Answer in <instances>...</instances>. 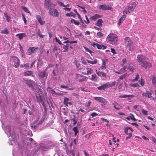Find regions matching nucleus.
<instances>
[{
	"mask_svg": "<svg viewBox=\"0 0 156 156\" xmlns=\"http://www.w3.org/2000/svg\"><path fill=\"white\" fill-rule=\"evenodd\" d=\"M106 41L110 44L113 45L117 44L118 43V36L115 34L110 33L107 36Z\"/></svg>",
	"mask_w": 156,
	"mask_h": 156,
	"instance_id": "1",
	"label": "nucleus"
},
{
	"mask_svg": "<svg viewBox=\"0 0 156 156\" xmlns=\"http://www.w3.org/2000/svg\"><path fill=\"white\" fill-rule=\"evenodd\" d=\"M137 4V2L136 3L135 2L129 4L124 9L123 11V14H127L130 13L131 12L133 11L136 7Z\"/></svg>",
	"mask_w": 156,
	"mask_h": 156,
	"instance_id": "2",
	"label": "nucleus"
},
{
	"mask_svg": "<svg viewBox=\"0 0 156 156\" xmlns=\"http://www.w3.org/2000/svg\"><path fill=\"white\" fill-rule=\"evenodd\" d=\"M116 82L114 81L112 83H110L109 82H107L101 86L97 87V89L99 90H103L109 87H112L115 85Z\"/></svg>",
	"mask_w": 156,
	"mask_h": 156,
	"instance_id": "3",
	"label": "nucleus"
},
{
	"mask_svg": "<svg viewBox=\"0 0 156 156\" xmlns=\"http://www.w3.org/2000/svg\"><path fill=\"white\" fill-rule=\"evenodd\" d=\"M125 45L129 51L132 50V48L133 46V43L132 41L129 37H126L125 39Z\"/></svg>",
	"mask_w": 156,
	"mask_h": 156,
	"instance_id": "4",
	"label": "nucleus"
},
{
	"mask_svg": "<svg viewBox=\"0 0 156 156\" xmlns=\"http://www.w3.org/2000/svg\"><path fill=\"white\" fill-rule=\"evenodd\" d=\"M48 13L51 16L55 17H58L59 14V12L56 9L52 8L49 9Z\"/></svg>",
	"mask_w": 156,
	"mask_h": 156,
	"instance_id": "5",
	"label": "nucleus"
},
{
	"mask_svg": "<svg viewBox=\"0 0 156 156\" xmlns=\"http://www.w3.org/2000/svg\"><path fill=\"white\" fill-rule=\"evenodd\" d=\"M23 82L26 84L28 85L29 87H31L33 90L34 89V87L33 86V84L34 82L31 80L28 79H23Z\"/></svg>",
	"mask_w": 156,
	"mask_h": 156,
	"instance_id": "6",
	"label": "nucleus"
},
{
	"mask_svg": "<svg viewBox=\"0 0 156 156\" xmlns=\"http://www.w3.org/2000/svg\"><path fill=\"white\" fill-rule=\"evenodd\" d=\"M98 8L99 9L102 10H110L112 11V7L107 6L105 4L100 5L98 6Z\"/></svg>",
	"mask_w": 156,
	"mask_h": 156,
	"instance_id": "7",
	"label": "nucleus"
},
{
	"mask_svg": "<svg viewBox=\"0 0 156 156\" xmlns=\"http://www.w3.org/2000/svg\"><path fill=\"white\" fill-rule=\"evenodd\" d=\"M137 58V62L140 65L144 62L145 60H146V59L147 58L145 56L141 55H138Z\"/></svg>",
	"mask_w": 156,
	"mask_h": 156,
	"instance_id": "8",
	"label": "nucleus"
},
{
	"mask_svg": "<svg viewBox=\"0 0 156 156\" xmlns=\"http://www.w3.org/2000/svg\"><path fill=\"white\" fill-rule=\"evenodd\" d=\"M54 5L51 2L50 0H45L44 3V8L47 9V10L49 9L52 6V5Z\"/></svg>",
	"mask_w": 156,
	"mask_h": 156,
	"instance_id": "9",
	"label": "nucleus"
},
{
	"mask_svg": "<svg viewBox=\"0 0 156 156\" xmlns=\"http://www.w3.org/2000/svg\"><path fill=\"white\" fill-rule=\"evenodd\" d=\"M126 67V69H127L128 70V74H129V75L132 73L134 72L135 69L133 65L128 64Z\"/></svg>",
	"mask_w": 156,
	"mask_h": 156,
	"instance_id": "10",
	"label": "nucleus"
},
{
	"mask_svg": "<svg viewBox=\"0 0 156 156\" xmlns=\"http://www.w3.org/2000/svg\"><path fill=\"white\" fill-rule=\"evenodd\" d=\"M94 100L101 102V103L106 105L107 103V101L105 99L102 97H94Z\"/></svg>",
	"mask_w": 156,
	"mask_h": 156,
	"instance_id": "11",
	"label": "nucleus"
},
{
	"mask_svg": "<svg viewBox=\"0 0 156 156\" xmlns=\"http://www.w3.org/2000/svg\"><path fill=\"white\" fill-rule=\"evenodd\" d=\"M140 65L146 69L147 68H150L152 66L151 63L147 61L146 60H145Z\"/></svg>",
	"mask_w": 156,
	"mask_h": 156,
	"instance_id": "12",
	"label": "nucleus"
},
{
	"mask_svg": "<svg viewBox=\"0 0 156 156\" xmlns=\"http://www.w3.org/2000/svg\"><path fill=\"white\" fill-rule=\"evenodd\" d=\"M12 58L13 59L14 61V66L16 68H17L20 65V59L16 56H13Z\"/></svg>",
	"mask_w": 156,
	"mask_h": 156,
	"instance_id": "13",
	"label": "nucleus"
},
{
	"mask_svg": "<svg viewBox=\"0 0 156 156\" xmlns=\"http://www.w3.org/2000/svg\"><path fill=\"white\" fill-rule=\"evenodd\" d=\"M76 77L80 82L84 81L86 79V76L78 74H77Z\"/></svg>",
	"mask_w": 156,
	"mask_h": 156,
	"instance_id": "14",
	"label": "nucleus"
},
{
	"mask_svg": "<svg viewBox=\"0 0 156 156\" xmlns=\"http://www.w3.org/2000/svg\"><path fill=\"white\" fill-rule=\"evenodd\" d=\"M36 18L38 22L41 25H43L44 24L45 22L43 21L41 18V16L39 15H37L36 16Z\"/></svg>",
	"mask_w": 156,
	"mask_h": 156,
	"instance_id": "15",
	"label": "nucleus"
},
{
	"mask_svg": "<svg viewBox=\"0 0 156 156\" xmlns=\"http://www.w3.org/2000/svg\"><path fill=\"white\" fill-rule=\"evenodd\" d=\"M152 94L151 93L148 91H146L145 93H144L142 94V95L143 97L145 98L147 97L148 98H150L152 97L151 96Z\"/></svg>",
	"mask_w": 156,
	"mask_h": 156,
	"instance_id": "16",
	"label": "nucleus"
},
{
	"mask_svg": "<svg viewBox=\"0 0 156 156\" xmlns=\"http://www.w3.org/2000/svg\"><path fill=\"white\" fill-rule=\"evenodd\" d=\"M85 69L86 70V72H83V74L85 75H88L91 74L93 72V70L91 68L87 67Z\"/></svg>",
	"mask_w": 156,
	"mask_h": 156,
	"instance_id": "17",
	"label": "nucleus"
},
{
	"mask_svg": "<svg viewBox=\"0 0 156 156\" xmlns=\"http://www.w3.org/2000/svg\"><path fill=\"white\" fill-rule=\"evenodd\" d=\"M103 63L101 66V69H106V62L108 61L107 59H102Z\"/></svg>",
	"mask_w": 156,
	"mask_h": 156,
	"instance_id": "18",
	"label": "nucleus"
},
{
	"mask_svg": "<svg viewBox=\"0 0 156 156\" xmlns=\"http://www.w3.org/2000/svg\"><path fill=\"white\" fill-rule=\"evenodd\" d=\"M38 49V47L35 48L34 47L29 48L28 49V54L31 55L32 53L34 52V51L36 50H37Z\"/></svg>",
	"mask_w": 156,
	"mask_h": 156,
	"instance_id": "19",
	"label": "nucleus"
},
{
	"mask_svg": "<svg viewBox=\"0 0 156 156\" xmlns=\"http://www.w3.org/2000/svg\"><path fill=\"white\" fill-rule=\"evenodd\" d=\"M69 100V99L66 97H65L64 98V103L66 106H68V105H72V103L71 102H69L68 101Z\"/></svg>",
	"mask_w": 156,
	"mask_h": 156,
	"instance_id": "20",
	"label": "nucleus"
},
{
	"mask_svg": "<svg viewBox=\"0 0 156 156\" xmlns=\"http://www.w3.org/2000/svg\"><path fill=\"white\" fill-rule=\"evenodd\" d=\"M16 36L18 37L20 40H22L24 37H26L27 35L25 33H21L18 34L16 35Z\"/></svg>",
	"mask_w": 156,
	"mask_h": 156,
	"instance_id": "21",
	"label": "nucleus"
},
{
	"mask_svg": "<svg viewBox=\"0 0 156 156\" xmlns=\"http://www.w3.org/2000/svg\"><path fill=\"white\" fill-rule=\"evenodd\" d=\"M36 98L38 102L41 103L43 105H44V102L41 96L39 94V96H37Z\"/></svg>",
	"mask_w": 156,
	"mask_h": 156,
	"instance_id": "22",
	"label": "nucleus"
},
{
	"mask_svg": "<svg viewBox=\"0 0 156 156\" xmlns=\"http://www.w3.org/2000/svg\"><path fill=\"white\" fill-rule=\"evenodd\" d=\"M103 22V20L101 19H98L96 24V25L100 27H102V23Z\"/></svg>",
	"mask_w": 156,
	"mask_h": 156,
	"instance_id": "23",
	"label": "nucleus"
},
{
	"mask_svg": "<svg viewBox=\"0 0 156 156\" xmlns=\"http://www.w3.org/2000/svg\"><path fill=\"white\" fill-rule=\"evenodd\" d=\"M123 15L120 18L118 22V25H120L121 23L123 22V21L125 19L126 16V15Z\"/></svg>",
	"mask_w": 156,
	"mask_h": 156,
	"instance_id": "24",
	"label": "nucleus"
},
{
	"mask_svg": "<svg viewBox=\"0 0 156 156\" xmlns=\"http://www.w3.org/2000/svg\"><path fill=\"white\" fill-rule=\"evenodd\" d=\"M33 73V72L31 71H28L26 72H25L24 73V75L26 76H33L32 75Z\"/></svg>",
	"mask_w": 156,
	"mask_h": 156,
	"instance_id": "25",
	"label": "nucleus"
},
{
	"mask_svg": "<svg viewBox=\"0 0 156 156\" xmlns=\"http://www.w3.org/2000/svg\"><path fill=\"white\" fill-rule=\"evenodd\" d=\"M112 105H113L114 108L115 109L117 110H119L120 109V106L117 102H115L114 103L112 104Z\"/></svg>",
	"mask_w": 156,
	"mask_h": 156,
	"instance_id": "26",
	"label": "nucleus"
},
{
	"mask_svg": "<svg viewBox=\"0 0 156 156\" xmlns=\"http://www.w3.org/2000/svg\"><path fill=\"white\" fill-rule=\"evenodd\" d=\"M101 17L100 15H99L96 14L94 16H92L90 18V20H92L93 21H95L97 19L100 18Z\"/></svg>",
	"mask_w": 156,
	"mask_h": 156,
	"instance_id": "27",
	"label": "nucleus"
},
{
	"mask_svg": "<svg viewBox=\"0 0 156 156\" xmlns=\"http://www.w3.org/2000/svg\"><path fill=\"white\" fill-rule=\"evenodd\" d=\"M130 115L128 117L126 118V119H127L128 120H129L130 119H131V120L134 121L136 120V119L134 118V116L133 114L130 113Z\"/></svg>",
	"mask_w": 156,
	"mask_h": 156,
	"instance_id": "28",
	"label": "nucleus"
},
{
	"mask_svg": "<svg viewBox=\"0 0 156 156\" xmlns=\"http://www.w3.org/2000/svg\"><path fill=\"white\" fill-rule=\"evenodd\" d=\"M92 46L94 47H96L99 49H101L102 48V45H101L95 43L94 42L92 44Z\"/></svg>",
	"mask_w": 156,
	"mask_h": 156,
	"instance_id": "29",
	"label": "nucleus"
},
{
	"mask_svg": "<svg viewBox=\"0 0 156 156\" xmlns=\"http://www.w3.org/2000/svg\"><path fill=\"white\" fill-rule=\"evenodd\" d=\"M135 97V96L133 95L129 94V95H124L119 96V97L121 98H133Z\"/></svg>",
	"mask_w": 156,
	"mask_h": 156,
	"instance_id": "30",
	"label": "nucleus"
},
{
	"mask_svg": "<svg viewBox=\"0 0 156 156\" xmlns=\"http://www.w3.org/2000/svg\"><path fill=\"white\" fill-rule=\"evenodd\" d=\"M46 73L45 71L41 72L39 74V76L40 78H43L45 76Z\"/></svg>",
	"mask_w": 156,
	"mask_h": 156,
	"instance_id": "31",
	"label": "nucleus"
},
{
	"mask_svg": "<svg viewBox=\"0 0 156 156\" xmlns=\"http://www.w3.org/2000/svg\"><path fill=\"white\" fill-rule=\"evenodd\" d=\"M129 75V74H128V73H126L124 74L121 75L119 76V79L120 80H122L123 78L128 76Z\"/></svg>",
	"mask_w": 156,
	"mask_h": 156,
	"instance_id": "32",
	"label": "nucleus"
},
{
	"mask_svg": "<svg viewBox=\"0 0 156 156\" xmlns=\"http://www.w3.org/2000/svg\"><path fill=\"white\" fill-rule=\"evenodd\" d=\"M87 61L88 63L92 65L95 64L97 62V59H95L94 61H90L88 60H87Z\"/></svg>",
	"mask_w": 156,
	"mask_h": 156,
	"instance_id": "33",
	"label": "nucleus"
},
{
	"mask_svg": "<svg viewBox=\"0 0 156 156\" xmlns=\"http://www.w3.org/2000/svg\"><path fill=\"white\" fill-rule=\"evenodd\" d=\"M73 129L74 132V135L76 136L77 135V133H79L78 127L75 126L73 128Z\"/></svg>",
	"mask_w": 156,
	"mask_h": 156,
	"instance_id": "34",
	"label": "nucleus"
},
{
	"mask_svg": "<svg viewBox=\"0 0 156 156\" xmlns=\"http://www.w3.org/2000/svg\"><path fill=\"white\" fill-rule=\"evenodd\" d=\"M20 67H25V69H28L29 68V66L28 63H26V64H21Z\"/></svg>",
	"mask_w": 156,
	"mask_h": 156,
	"instance_id": "35",
	"label": "nucleus"
},
{
	"mask_svg": "<svg viewBox=\"0 0 156 156\" xmlns=\"http://www.w3.org/2000/svg\"><path fill=\"white\" fill-rule=\"evenodd\" d=\"M126 67L125 66H124L121 69L119 70L120 73V74H121L124 72H125L126 71H127V70L126 69Z\"/></svg>",
	"mask_w": 156,
	"mask_h": 156,
	"instance_id": "36",
	"label": "nucleus"
},
{
	"mask_svg": "<svg viewBox=\"0 0 156 156\" xmlns=\"http://www.w3.org/2000/svg\"><path fill=\"white\" fill-rule=\"evenodd\" d=\"M70 21L71 23H73L75 25H79L80 23L78 21L74 19H72Z\"/></svg>",
	"mask_w": 156,
	"mask_h": 156,
	"instance_id": "37",
	"label": "nucleus"
},
{
	"mask_svg": "<svg viewBox=\"0 0 156 156\" xmlns=\"http://www.w3.org/2000/svg\"><path fill=\"white\" fill-rule=\"evenodd\" d=\"M1 32L2 34H9V30L6 29H5L2 30Z\"/></svg>",
	"mask_w": 156,
	"mask_h": 156,
	"instance_id": "38",
	"label": "nucleus"
},
{
	"mask_svg": "<svg viewBox=\"0 0 156 156\" xmlns=\"http://www.w3.org/2000/svg\"><path fill=\"white\" fill-rule=\"evenodd\" d=\"M69 44H66V45H64L63 47V48L64 49L63 52H65L67 51L69 49Z\"/></svg>",
	"mask_w": 156,
	"mask_h": 156,
	"instance_id": "39",
	"label": "nucleus"
},
{
	"mask_svg": "<svg viewBox=\"0 0 156 156\" xmlns=\"http://www.w3.org/2000/svg\"><path fill=\"white\" fill-rule=\"evenodd\" d=\"M74 11L76 13V14H77V16H78V18L80 19V22H83V20H82V19H81V16H80V15L77 12L76 10V9H75V10H74Z\"/></svg>",
	"mask_w": 156,
	"mask_h": 156,
	"instance_id": "40",
	"label": "nucleus"
},
{
	"mask_svg": "<svg viewBox=\"0 0 156 156\" xmlns=\"http://www.w3.org/2000/svg\"><path fill=\"white\" fill-rule=\"evenodd\" d=\"M142 113L145 115H148L147 111V110H144V109H142L141 111Z\"/></svg>",
	"mask_w": 156,
	"mask_h": 156,
	"instance_id": "41",
	"label": "nucleus"
},
{
	"mask_svg": "<svg viewBox=\"0 0 156 156\" xmlns=\"http://www.w3.org/2000/svg\"><path fill=\"white\" fill-rule=\"evenodd\" d=\"M152 82L153 85L156 87V78L154 77L152 80Z\"/></svg>",
	"mask_w": 156,
	"mask_h": 156,
	"instance_id": "42",
	"label": "nucleus"
},
{
	"mask_svg": "<svg viewBox=\"0 0 156 156\" xmlns=\"http://www.w3.org/2000/svg\"><path fill=\"white\" fill-rule=\"evenodd\" d=\"M132 132L131 133H128L127 134H126L128 135V136L126 137V139L127 140L128 139L130 138L132 136Z\"/></svg>",
	"mask_w": 156,
	"mask_h": 156,
	"instance_id": "43",
	"label": "nucleus"
},
{
	"mask_svg": "<svg viewBox=\"0 0 156 156\" xmlns=\"http://www.w3.org/2000/svg\"><path fill=\"white\" fill-rule=\"evenodd\" d=\"M43 121H42V120H41V121H39V122L36 125H34V129H35L37 127H38L39 125L41 124L42 122H43Z\"/></svg>",
	"mask_w": 156,
	"mask_h": 156,
	"instance_id": "44",
	"label": "nucleus"
},
{
	"mask_svg": "<svg viewBox=\"0 0 156 156\" xmlns=\"http://www.w3.org/2000/svg\"><path fill=\"white\" fill-rule=\"evenodd\" d=\"M97 36L98 37H102L104 35V34L102 33L101 32H98L97 34Z\"/></svg>",
	"mask_w": 156,
	"mask_h": 156,
	"instance_id": "45",
	"label": "nucleus"
},
{
	"mask_svg": "<svg viewBox=\"0 0 156 156\" xmlns=\"http://www.w3.org/2000/svg\"><path fill=\"white\" fill-rule=\"evenodd\" d=\"M73 14L74 15H75V14H74L73 12H71L70 13H66V16H71L74 17V16L73 15H72V14Z\"/></svg>",
	"mask_w": 156,
	"mask_h": 156,
	"instance_id": "46",
	"label": "nucleus"
},
{
	"mask_svg": "<svg viewBox=\"0 0 156 156\" xmlns=\"http://www.w3.org/2000/svg\"><path fill=\"white\" fill-rule=\"evenodd\" d=\"M22 9L24 10L25 12L27 13H30V12L28 10L27 8L25 7V6H22Z\"/></svg>",
	"mask_w": 156,
	"mask_h": 156,
	"instance_id": "47",
	"label": "nucleus"
},
{
	"mask_svg": "<svg viewBox=\"0 0 156 156\" xmlns=\"http://www.w3.org/2000/svg\"><path fill=\"white\" fill-rule=\"evenodd\" d=\"M71 121L73 122V126H75L76 123L77 121L76 120L75 118L72 119H71Z\"/></svg>",
	"mask_w": 156,
	"mask_h": 156,
	"instance_id": "48",
	"label": "nucleus"
},
{
	"mask_svg": "<svg viewBox=\"0 0 156 156\" xmlns=\"http://www.w3.org/2000/svg\"><path fill=\"white\" fill-rule=\"evenodd\" d=\"M55 40L56 42H58L59 44L63 45V44L61 43V41L58 39L57 38V37H55Z\"/></svg>",
	"mask_w": 156,
	"mask_h": 156,
	"instance_id": "49",
	"label": "nucleus"
},
{
	"mask_svg": "<svg viewBox=\"0 0 156 156\" xmlns=\"http://www.w3.org/2000/svg\"><path fill=\"white\" fill-rule=\"evenodd\" d=\"M139 75L138 74H137L136 75V76L135 78V79H133L132 81L133 82H134L135 81H137L139 78Z\"/></svg>",
	"mask_w": 156,
	"mask_h": 156,
	"instance_id": "50",
	"label": "nucleus"
},
{
	"mask_svg": "<svg viewBox=\"0 0 156 156\" xmlns=\"http://www.w3.org/2000/svg\"><path fill=\"white\" fill-rule=\"evenodd\" d=\"M81 59L82 62L83 64L84 65H86L87 64V62L86 61V60L83 57H82L81 58Z\"/></svg>",
	"mask_w": 156,
	"mask_h": 156,
	"instance_id": "51",
	"label": "nucleus"
},
{
	"mask_svg": "<svg viewBox=\"0 0 156 156\" xmlns=\"http://www.w3.org/2000/svg\"><path fill=\"white\" fill-rule=\"evenodd\" d=\"M22 18H23V20L24 22V23L25 24H27V21L26 19V18L25 17V15L23 14H22Z\"/></svg>",
	"mask_w": 156,
	"mask_h": 156,
	"instance_id": "52",
	"label": "nucleus"
},
{
	"mask_svg": "<svg viewBox=\"0 0 156 156\" xmlns=\"http://www.w3.org/2000/svg\"><path fill=\"white\" fill-rule=\"evenodd\" d=\"M53 90H54L52 88L50 87H48L47 89V90L48 91V92H49L50 93L52 92V91Z\"/></svg>",
	"mask_w": 156,
	"mask_h": 156,
	"instance_id": "53",
	"label": "nucleus"
},
{
	"mask_svg": "<svg viewBox=\"0 0 156 156\" xmlns=\"http://www.w3.org/2000/svg\"><path fill=\"white\" fill-rule=\"evenodd\" d=\"M96 75L95 74H92V78H91V80H94L96 78Z\"/></svg>",
	"mask_w": 156,
	"mask_h": 156,
	"instance_id": "54",
	"label": "nucleus"
},
{
	"mask_svg": "<svg viewBox=\"0 0 156 156\" xmlns=\"http://www.w3.org/2000/svg\"><path fill=\"white\" fill-rule=\"evenodd\" d=\"M57 3L60 5V6H62L64 7H66V6L65 5H64L61 2L57 1Z\"/></svg>",
	"mask_w": 156,
	"mask_h": 156,
	"instance_id": "55",
	"label": "nucleus"
},
{
	"mask_svg": "<svg viewBox=\"0 0 156 156\" xmlns=\"http://www.w3.org/2000/svg\"><path fill=\"white\" fill-rule=\"evenodd\" d=\"M101 74L102 75V76L105 77V78H106V73L103 72L101 71V72H100Z\"/></svg>",
	"mask_w": 156,
	"mask_h": 156,
	"instance_id": "56",
	"label": "nucleus"
},
{
	"mask_svg": "<svg viewBox=\"0 0 156 156\" xmlns=\"http://www.w3.org/2000/svg\"><path fill=\"white\" fill-rule=\"evenodd\" d=\"M84 48L85 49H86V51H87V52H89L90 53V54H91V53L92 52H93V51L89 50V49L87 48L86 47H84Z\"/></svg>",
	"mask_w": 156,
	"mask_h": 156,
	"instance_id": "57",
	"label": "nucleus"
},
{
	"mask_svg": "<svg viewBox=\"0 0 156 156\" xmlns=\"http://www.w3.org/2000/svg\"><path fill=\"white\" fill-rule=\"evenodd\" d=\"M101 119V120L102 121L105 122H106L107 123H108L109 121L107 119H105L104 118H102Z\"/></svg>",
	"mask_w": 156,
	"mask_h": 156,
	"instance_id": "58",
	"label": "nucleus"
},
{
	"mask_svg": "<svg viewBox=\"0 0 156 156\" xmlns=\"http://www.w3.org/2000/svg\"><path fill=\"white\" fill-rule=\"evenodd\" d=\"M6 18V20L8 22L9 21V17L8 15H7L6 14H4Z\"/></svg>",
	"mask_w": 156,
	"mask_h": 156,
	"instance_id": "59",
	"label": "nucleus"
},
{
	"mask_svg": "<svg viewBox=\"0 0 156 156\" xmlns=\"http://www.w3.org/2000/svg\"><path fill=\"white\" fill-rule=\"evenodd\" d=\"M111 51L112 53L114 55L116 53V52L115 51V50L113 48H111Z\"/></svg>",
	"mask_w": 156,
	"mask_h": 156,
	"instance_id": "60",
	"label": "nucleus"
},
{
	"mask_svg": "<svg viewBox=\"0 0 156 156\" xmlns=\"http://www.w3.org/2000/svg\"><path fill=\"white\" fill-rule=\"evenodd\" d=\"M98 115V114H97L95 112H93V113H92L91 114V116H92V117H94V116H95Z\"/></svg>",
	"mask_w": 156,
	"mask_h": 156,
	"instance_id": "61",
	"label": "nucleus"
},
{
	"mask_svg": "<svg viewBox=\"0 0 156 156\" xmlns=\"http://www.w3.org/2000/svg\"><path fill=\"white\" fill-rule=\"evenodd\" d=\"M70 153L73 156H75V152L74 151V150H71L70 151Z\"/></svg>",
	"mask_w": 156,
	"mask_h": 156,
	"instance_id": "62",
	"label": "nucleus"
},
{
	"mask_svg": "<svg viewBox=\"0 0 156 156\" xmlns=\"http://www.w3.org/2000/svg\"><path fill=\"white\" fill-rule=\"evenodd\" d=\"M130 86L133 87H137L138 86V84L137 83H134L133 84H130Z\"/></svg>",
	"mask_w": 156,
	"mask_h": 156,
	"instance_id": "63",
	"label": "nucleus"
},
{
	"mask_svg": "<svg viewBox=\"0 0 156 156\" xmlns=\"http://www.w3.org/2000/svg\"><path fill=\"white\" fill-rule=\"evenodd\" d=\"M126 58H125L123 59L122 60V65H123L126 63Z\"/></svg>",
	"mask_w": 156,
	"mask_h": 156,
	"instance_id": "64",
	"label": "nucleus"
}]
</instances>
